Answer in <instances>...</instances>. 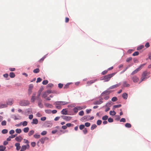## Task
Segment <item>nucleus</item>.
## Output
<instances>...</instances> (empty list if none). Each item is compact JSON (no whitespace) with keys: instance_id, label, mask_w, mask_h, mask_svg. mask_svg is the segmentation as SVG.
<instances>
[{"instance_id":"obj_1","label":"nucleus","mask_w":151,"mask_h":151,"mask_svg":"<svg viewBox=\"0 0 151 151\" xmlns=\"http://www.w3.org/2000/svg\"><path fill=\"white\" fill-rule=\"evenodd\" d=\"M115 75V73H111L104 76L101 78V80H104V81L107 82L109 81L111 78Z\"/></svg>"},{"instance_id":"obj_2","label":"nucleus","mask_w":151,"mask_h":151,"mask_svg":"<svg viewBox=\"0 0 151 151\" xmlns=\"http://www.w3.org/2000/svg\"><path fill=\"white\" fill-rule=\"evenodd\" d=\"M150 74V72L149 71H144L142 74V76L140 78L141 81H140L139 83L144 80L146 78V76L149 75Z\"/></svg>"},{"instance_id":"obj_3","label":"nucleus","mask_w":151,"mask_h":151,"mask_svg":"<svg viewBox=\"0 0 151 151\" xmlns=\"http://www.w3.org/2000/svg\"><path fill=\"white\" fill-rule=\"evenodd\" d=\"M29 101L27 100H22L20 101L19 104L22 106H25L29 105Z\"/></svg>"},{"instance_id":"obj_4","label":"nucleus","mask_w":151,"mask_h":151,"mask_svg":"<svg viewBox=\"0 0 151 151\" xmlns=\"http://www.w3.org/2000/svg\"><path fill=\"white\" fill-rule=\"evenodd\" d=\"M67 103H68L65 101H58L55 102L54 103V104L55 105H59L60 106L65 105L67 104Z\"/></svg>"},{"instance_id":"obj_5","label":"nucleus","mask_w":151,"mask_h":151,"mask_svg":"<svg viewBox=\"0 0 151 151\" xmlns=\"http://www.w3.org/2000/svg\"><path fill=\"white\" fill-rule=\"evenodd\" d=\"M103 99H101L98 101H95L93 102V104L94 105H100L103 102Z\"/></svg>"},{"instance_id":"obj_6","label":"nucleus","mask_w":151,"mask_h":151,"mask_svg":"<svg viewBox=\"0 0 151 151\" xmlns=\"http://www.w3.org/2000/svg\"><path fill=\"white\" fill-rule=\"evenodd\" d=\"M111 92V91L106 90L103 92L101 95L102 96H106L109 95Z\"/></svg>"},{"instance_id":"obj_7","label":"nucleus","mask_w":151,"mask_h":151,"mask_svg":"<svg viewBox=\"0 0 151 151\" xmlns=\"http://www.w3.org/2000/svg\"><path fill=\"white\" fill-rule=\"evenodd\" d=\"M61 117L66 121H70L72 117L69 116H62Z\"/></svg>"},{"instance_id":"obj_8","label":"nucleus","mask_w":151,"mask_h":151,"mask_svg":"<svg viewBox=\"0 0 151 151\" xmlns=\"http://www.w3.org/2000/svg\"><path fill=\"white\" fill-rule=\"evenodd\" d=\"M36 92H34L31 97V102L32 103H34L36 99Z\"/></svg>"},{"instance_id":"obj_9","label":"nucleus","mask_w":151,"mask_h":151,"mask_svg":"<svg viewBox=\"0 0 151 151\" xmlns=\"http://www.w3.org/2000/svg\"><path fill=\"white\" fill-rule=\"evenodd\" d=\"M121 85V83H119L118 84H116V85L112 86L110 87L109 88V89H113L115 88H116L120 86Z\"/></svg>"},{"instance_id":"obj_10","label":"nucleus","mask_w":151,"mask_h":151,"mask_svg":"<svg viewBox=\"0 0 151 151\" xmlns=\"http://www.w3.org/2000/svg\"><path fill=\"white\" fill-rule=\"evenodd\" d=\"M29 147V144H27L25 145H23L22 146L21 150L20 151H23L27 149H28Z\"/></svg>"},{"instance_id":"obj_11","label":"nucleus","mask_w":151,"mask_h":151,"mask_svg":"<svg viewBox=\"0 0 151 151\" xmlns=\"http://www.w3.org/2000/svg\"><path fill=\"white\" fill-rule=\"evenodd\" d=\"M97 81V79H95L94 80H91L89 81H88L87 82V85L88 86H90L91 84L95 82L96 81Z\"/></svg>"},{"instance_id":"obj_12","label":"nucleus","mask_w":151,"mask_h":151,"mask_svg":"<svg viewBox=\"0 0 151 151\" xmlns=\"http://www.w3.org/2000/svg\"><path fill=\"white\" fill-rule=\"evenodd\" d=\"M13 102V99H9L6 101L7 104L12 105Z\"/></svg>"},{"instance_id":"obj_13","label":"nucleus","mask_w":151,"mask_h":151,"mask_svg":"<svg viewBox=\"0 0 151 151\" xmlns=\"http://www.w3.org/2000/svg\"><path fill=\"white\" fill-rule=\"evenodd\" d=\"M132 80L134 82H137L139 80L138 78L136 76H134L132 78Z\"/></svg>"},{"instance_id":"obj_14","label":"nucleus","mask_w":151,"mask_h":151,"mask_svg":"<svg viewBox=\"0 0 151 151\" xmlns=\"http://www.w3.org/2000/svg\"><path fill=\"white\" fill-rule=\"evenodd\" d=\"M122 86L123 87H128L130 86V85L127 81H124L123 82Z\"/></svg>"},{"instance_id":"obj_15","label":"nucleus","mask_w":151,"mask_h":151,"mask_svg":"<svg viewBox=\"0 0 151 151\" xmlns=\"http://www.w3.org/2000/svg\"><path fill=\"white\" fill-rule=\"evenodd\" d=\"M48 138L47 137H45L41 138L40 140V142L42 144H44L45 140L48 139Z\"/></svg>"},{"instance_id":"obj_16","label":"nucleus","mask_w":151,"mask_h":151,"mask_svg":"<svg viewBox=\"0 0 151 151\" xmlns=\"http://www.w3.org/2000/svg\"><path fill=\"white\" fill-rule=\"evenodd\" d=\"M42 100L41 99H39L38 100V106H39L41 108H43V105L42 103Z\"/></svg>"},{"instance_id":"obj_17","label":"nucleus","mask_w":151,"mask_h":151,"mask_svg":"<svg viewBox=\"0 0 151 151\" xmlns=\"http://www.w3.org/2000/svg\"><path fill=\"white\" fill-rule=\"evenodd\" d=\"M45 125L46 127H51L52 126V124L50 122H48L45 123Z\"/></svg>"},{"instance_id":"obj_18","label":"nucleus","mask_w":151,"mask_h":151,"mask_svg":"<svg viewBox=\"0 0 151 151\" xmlns=\"http://www.w3.org/2000/svg\"><path fill=\"white\" fill-rule=\"evenodd\" d=\"M38 123V120L37 119L34 118L32 119V121L31 122V124H37Z\"/></svg>"},{"instance_id":"obj_19","label":"nucleus","mask_w":151,"mask_h":151,"mask_svg":"<svg viewBox=\"0 0 151 151\" xmlns=\"http://www.w3.org/2000/svg\"><path fill=\"white\" fill-rule=\"evenodd\" d=\"M22 139V138L21 136L17 137L15 138V139L17 141L19 142H21Z\"/></svg>"},{"instance_id":"obj_20","label":"nucleus","mask_w":151,"mask_h":151,"mask_svg":"<svg viewBox=\"0 0 151 151\" xmlns=\"http://www.w3.org/2000/svg\"><path fill=\"white\" fill-rule=\"evenodd\" d=\"M20 143H17L15 144V146L16 147V149L17 150H19L20 148Z\"/></svg>"},{"instance_id":"obj_21","label":"nucleus","mask_w":151,"mask_h":151,"mask_svg":"<svg viewBox=\"0 0 151 151\" xmlns=\"http://www.w3.org/2000/svg\"><path fill=\"white\" fill-rule=\"evenodd\" d=\"M61 113L63 114L67 115L68 114V112L66 109H63L61 111Z\"/></svg>"},{"instance_id":"obj_22","label":"nucleus","mask_w":151,"mask_h":151,"mask_svg":"<svg viewBox=\"0 0 151 151\" xmlns=\"http://www.w3.org/2000/svg\"><path fill=\"white\" fill-rule=\"evenodd\" d=\"M145 64H143L141 65L138 68H137L136 69V70L137 72L139 71L145 65Z\"/></svg>"},{"instance_id":"obj_23","label":"nucleus","mask_w":151,"mask_h":151,"mask_svg":"<svg viewBox=\"0 0 151 151\" xmlns=\"http://www.w3.org/2000/svg\"><path fill=\"white\" fill-rule=\"evenodd\" d=\"M48 93H47L46 91L43 93L42 94V96L43 98L45 99L47 97V96L48 95Z\"/></svg>"},{"instance_id":"obj_24","label":"nucleus","mask_w":151,"mask_h":151,"mask_svg":"<svg viewBox=\"0 0 151 151\" xmlns=\"http://www.w3.org/2000/svg\"><path fill=\"white\" fill-rule=\"evenodd\" d=\"M122 97L124 99H126L128 97V94L126 93H124L122 94Z\"/></svg>"},{"instance_id":"obj_25","label":"nucleus","mask_w":151,"mask_h":151,"mask_svg":"<svg viewBox=\"0 0 151 151\" xmlns=\"http://www.w3.org/2000/svg\"><path fill=\"white\" fill-rule=\"evenodd\" d=\"M9 76L11 78H14L15 76V74L14 73L11 72L10 73Z\"/></svg>"},{"instance_id":"obj_26","label":"nucleus","mask_w":151,"mask_h":151,"mask_svg":"<svg viewBox=\"0 0 151 151\" xmlns=\"http://www.w3.org/2000/svg\"><path fill=\"white\" fill-rule=\"evenodd\" d=\"M6 147L3 145L0 146V151H4L5 150Z\"/></svg>"},{"instance_id":"obj_27","label":"nucleus","mask_w":151,"mask_h":151,"mask_svg":"<svg viewBox=\"0 0 151 151\" xmlns=\"http://www.w3.org/2000/svg\"><path fill=\"white\" fill-rule=\"evenodd\" d=\"M97 127V125L96 124H92L91 126V130H93L94 129L96 128Z\"/></svg>"},{"instance_id":"obj_28","label":"nucleus","mask_w":151,"mask_h":151,"mask_svg":"<svg viewBox=\"0 0 151 151\" xmlns=\"http://www.w3.org/2000/svg\"><path fill=\"white\" fill-rule=\"evenodd\" d=\"M109 114L110 115L114 116L116 114V112L114 111H111L109 112Z\"/></svg>"},{"instance_id":"obj_29","label":"nucleus","mask_w":151,"mask_h":151,"mask_svg":"<svg viewBox=\"0 0 151 151\" xmlns=\"http://www.w3.org/2000/svg\"><path fill=\"white\" fill-rule=\"evenodd\" d=\"M7 104H2L0 105V108H3L7 107Z\"/></svg>"},{"instance_id":"obj_30","label":"nucleus","mask_w":151,"mask_h":151,"mask_svg":"<svg viewBox=\"0 0 151 151\" xmlns=\"http://www.w3.org/2000/svg\"><path fill=\"white\" fill-rule=\"evenodd\" d=\"M29 130V128L28 127H26L24 128L23 129V131L25 133L27 132Z\"/></svg>"},{"instance_id":"obj_31","label":"nucleus","mask_w":151,"mask_h":151,"mask_svg":"<svg viewBox=\"0 0 151 151\" xmlns=\"http://www.w3.org/2000/svg\"><path fill=\"white\" fill-rule=\"evenodd\" d=\"M125 126V127L127 128H130L132 126L131 124L129 123H126Z\"/></svg>"},{"instance_id":"obj_32","label":"nucleus","mask_w":151,"mask_h":151,"mask_svg":"<svg viewBox=\"0 0 151 151\" xmlns=\"http://www.w3.org/2000/svg\"><path fill=\"white\" fill-rule=\"evenodd\" d=\"M40 135L39 134H35L34 135V137L36 139L39 138L40 137Z\"/></svg>"},{"instance_id":"obj_33","label":"nucleus","mask_w":151,"mask_h":151,"mask_svg":"<svg viewBox=\"0 0 151 151\" xmlns=\"http://www.w3.org/2000/svg\"><path fill=\"white\" fill-rule=\"evenodd\" d=\"M108 116L106 115H105L102 117V119L103 120H106L108 119Z\"/></svg>"},{"instance_id":"obj_34","label":"nucleus","mask_w":151,"mask_h":151,"mask_svg":"<svg viewBox=\"0 0 151 151\" xmlns=\"http://www.w3.org/2000/svg\"><path fill=\"white\" fill-rule=\"evenodd\" d=\"M16 132L17 133L20 134L22 132V130L20 129H17L15 130Z\"/></svg>"},{"instance_id":"obj_35","label":"nucleus","mask_w":151,"mask_h":151,"mask_svg":"<svg viewBox=\"0 0 151 151\" xmlns=\"http://www.w3.org/2000/svg\"><path fill=\"white\" fill-rule=\"evenodd\" d=\"M34 133V131L33 130H32L30 131L29 133H28V135L29 136H30L32 135Z\"/></svg>"},{"instance_id":"obj_36","label":"nucleus","mask_w":151,"mask_h":151,"mask_svg":"<svg viewBox=\"0 0 151 151\" xmlns=\"http://www.w3.org/2000/svg\"><path fill=\"white\" fill-rule=\"evenodd\" d=\"M39 71L40 70L39 68H36L33 70V72L35 73H38Z\"/></svg>"},{"instance_id":"obj_37","label":"nucleus","mask_w":151,"mask_h":151,"mask_svg":"<svg viewBox=\"0 0 151 151\" xmlns=\"http://www.w3.org/2000/svg\"><path fill=\"white\" fill-rule=\"evenodd\" d=\"M79 129L81 130L85 128V126L83 124H81L79 126Z\"/></svg>"},{"instance_id":"obj_38","label":"nucleus","mask_w":151,"mask_h":151,"mask_svg":"<svg viewBox=\"0 0 151 151\" xmlns=\"http://www.w3.org/2000/svg\"><path fill=\"white\" fill-rule=\"evenodd\" d=\"M22 122V123H21V124H22L23 126H25L27 125V122L26 121H24V122Z\"/></svg>"},{"instance_id":"obj_39","label":"nucleus","mask_w":151,"mask_h":151,"mask_svg":"<svg viewBox=\"0 0 151 151\" xmlns=\"http://www.w3.org/2000/svg\"><path fill=\"white\" fill-rule=\"evenodd\" d=\"M102 123V121L101 120H98L97 122V124L98 125H101Z\"/></svg>"},{"instance_id":"obj_40","label":"nucleus","mask_w":151,"mask_h":151,"mask_svg":"<svg viewBox=\"0 0 151 151\" xmlns=\"http://www.w3.org/2000/svg\"><path fill=\"white\" fill-rule=\"evenodd\" d=\"M1 132L3 134H5L8 132V130L6 129H4L2 130Z\"/></svg>"},{"instance_id":"obj_41","label":"nucleus","mask_w":151,"mask_h":151,"mask_svg":"<svg viewBox=\"0 0 151 151\" xmlns=\"http://www.w3.org/2000/svg\"><path fill=\"white\" fill-rule=\"evenodd\" d=\"M144 47V46L143 45H140L137 47V50H139L142 49Z\"/></svg>"},{"instance_id":"obj_42","label":"nucleus","mask_w":151,"mask_h":151,"mask_svg":"<svg viewBox=\"0 0 151 151\" xmlns=\"http://www.w3.org/2000/svg\"><path fill=\"white\" fill-rule=\"evenodd\" d=\"M117 100V99L116 97H114L111 99V101H116Z\"/></svg>"},{"instance_id":"obj_43","label":"nucleus","mask_w":151,"mask_h":151,"mask_svg":"<svg viewBox=\"0 0 151 151\" xmlns=\"http://www.w3.org/2000/svg\"><path fill=\"white\" fill-rule=\"evenodd\" d=\"M48 83V81L47 80H44L42 81V83L43 85H46Z\"/></svg>"},{"instance_id":"obj_44","label":"nucleus","mask_w":151,"mask_h":151,"mask_svg":"<svg viewBox=\"0 0 151 151\" xmlns=\"http://www.w3.org/2000/svg\"><path fill=\"white\" fill-rule=\"evenodd\" d=\"M90 123L88 122H86L85 123L84 126L86 127H89L90 125Z\"/></svg>"},{"instance_id":"obj_45","label":"nucleus","mask_w":151,"mask_h":151,"mask_svg":"<svg viewBox=\"0 0 151 151\" xmlns=\"http://www.w3.org/2000/svg\"><path fill=\"white\" fill-rule=\"evenodd\" d=\"M139 54V52L138 51H136L134 52L133 54L132 55L133 56H135L138 55Z\"/></svg>"},{"instance_id":"obj_46","label":"nucleus","mask_w":151,"mask_h":151,"mask_svg":"<svg viewBox=\"0 0 151 151\" xmlns=\"http://www.w3.org/2000/svg\"><path fill=\"white\" fill-rule=\"evenodd\" d=\"M46 57L45 56L43 57L39 60V62L40 63H42L44 59Z\"/></svg>"},{"instance_id":"obj_47","label":"nucleus","mask_w":151,"mask_h":151,"mask_svg":"<svg viewBox=\"0 0 151 151\" xmlns=\"http://www.w3.org/2000/svg\"><path fill=\"white\" fill-rule=\"evenodd\" d=\"M32 89H31V88H28V94H29V95H30L32 93Z\"/></svg>"},{"instance_id":"obj_48","label":"nucleus","mask_w":151,"mask_h":151,"mask_svg":"<svg viewBox=\"0 0 151 151\" xmlns=\"http://www.w3.org/2000/svg\"><path fill=\"white\" fill-rule=\"evenodd\" d=\"M78 114L79 115L81 116H82L84 114V111H80L79 113Z\"/></svg>"},{"instance_id":"obj_49","label":"nucleus","mask_w":151,"mask_h":151,"mask_svg":"<svg viewBox=\"0 0 151 151\" xmlns=\"http://www.w3.org/2000/svg\"><path fill=\"white\" fill-rule=\"evenodd\" d=\"M6 121L5 120L3 121L2 122L1 124L2 126L6 125Z\"/></svg>"},{"instance_id":"obj_50","label":"nucleus","mask_w":151,"mask_h":151,"mask_svg":"<svg viewBox=\"0 0 151 151\" xmlns=\"http://www.w3.org/2000/svg\"><path fill=\"white\" fill-rule=\"evenodd\" d=\"M83 133L85 134H86L88 132L87 129L86 128H85L83 130Z\"/></svg>"},{"instance_id":"obj_51","label":"nucleus","mask_w":151,"mask_h":151,"mask_svg":"<svg viewBox=\"0 0 151 151\" xmlns=\"http://www.w3.org/2000/svg\"><path fill=\"white\" fill-rule=\"evenodd\" d=\"M108 121L109 122H112L113 121V119L112 118L110 117L108 119Z\"/></svg>"},{"instance_id":"obj_52","label":"nucleus","mask_w":151,"mask_h":151,"mask_svg":"<svg viewBox=\"0 0 151 151\" xmlns=\"http://www.w3.org/2000/svg\"><path fill=\"white\" fill-rule=\"evenodd\" d=\"M41 93V91L39 90L38 92V94L37 96V98L38 99V100H39L40 99H39V97L40 96Z\"/></svg>"},{"instance_id":"obj_53","label":"nucleus","mask_w":151,"mask_h":151,"mask_svg":"<svg viewBox=\"0 0 151 151\" xmlns=\"http://www.w3.org/2000/svg\"><path fill=\"white\" fill-rule=\"evenodd\" d=\"M47 133V131H44L41 133V135H46Z\"/></svg>"},{"instance_id":"obj_54","label":"nucleus","mask_w":151,"mask_h":151,"mask_svg":"<svg viewBox=\"0 0 151 151\" xmlns=\"http://www.w3.org/2000/svg\"><path fill=\"white\" fill-rule=\"evenodd\" d=\"M45 105L49 108H52V105L49 104H45Z\"/></svg>"},{"instance_id":"obj_55","label":"nucleus","mask_w":151,"mask_h":151,"mask_svg":"<svg viewBox=\"0 0 151 151\" xmlns=\"http://www.w3.org/2000/svg\"><path fill=\"white\" fill-rule=\"evenodd\" d=\"M121 106V104H118L116 105H114L113 106L114 108H119Z\"/></svg>"},{"instance_id":"obj_56","label":"nucleus","mask_w":151,"mask_h":151,"mask_svg":"<svg viewBox=\"0 0 151 151\" xmlns=\"http://www.w3.org/2000/svg\"><path fill=\"white\" fill-rule=\"evenodd\" d=\"M88 118L87 116H84L82 118V121H84L85 120H86Z\"/></svg>"},{"instance_id":"obj_57","label":"nucleus","mask_w":151,"mask_h":151,"mask_svg":"<svg viewBox=\"0 0 151 151\" xmlns=\"http://www.w3.org/2000/svg\"><path fill=\"white\" fill-rule=\"evenodd\" d=\"M63 86V84L62 83H59L58 84V87L59 88H62Z\"/></svg>"},{"instance_id":"obj_58","label":"nucleus","mask_w":151,"mask_h":151,"mask_svg":"<svg viewBox=\"0 0 151 151\" xmlns=\"http://www.w3.org/2000/svg\"><path fill=\"white\" fill-rule=\"evenodd\" d=\"M70 84H69V83H68L67 84H66L64 87V89H65V88H68V87H69V85Z\"/></svg>"},{"instance_id":"obj_59","label":"nucleus","mask_w":151,"mask_h":151,"mask_svg":"<svg viewBox=\"0 0 151 151\" xmlns=\"http://www.w3.org/2000/svg\"><path fill=\"white\" fill-rule=\"evenodd\" d=\"M42 80V79L41 78H38L37 79L36 82L37 83L40 82Z\"/></svg>"},{"instance_id":"obj_60","label":"nucleus","mask_w":151,"mask_h":151,"mask_svg":"<svg viewBox=\"0 0 151 151\" xmlns=\"http://www.w3.org/2000/svg\"><path fill=\"white\" fill-rule=\"evenodd\" d=\"M116 118L115 119L116 120H119L120 119V117L119 116H117L116 115L115 116Z\"/></svg>"},{"instance_id":"obj_61","label":"nucleus","mask_w":151,"mask_h":151,"mask_svg":"<svg viewBox=\"0 0 151 151\" xmlns=\"http://www.w3.org/2000/svg\"><path fill=\"white\" fill-rule=\"evenodd\" d=\"M36 145V143L35 142H32L31 143V145L33 147H34Z\"/></svg>"},{"instance_id":"obj_62","label":"nucleus","mask_w":151,"mask_h":151,"mask_svg":"<svg viewBox=\"0 0 151 151\" xmlns=\"http://www.w3.org/2000/svg\"><path fill=\"white\" fill-rule=\"evenodd\" d=\"M120 122H126V119L125 118H122L120 119Z\"/></svg>"},{"instance_id":"obj_63","label":"nucleus","mask_w":151,"mask_h":151,"mask_svg":"<svg viewBox=\"0 0 151 151\" xmlns=\"http://www.w3.org/2000/svg\"><path fill=\"white\" fill-rule=\"evenodd\" d=\"M104 99L105 100H108L109 98V95L106 96H103Z\"/></svg>"},{"instance_id":"obj_64","label":"nucleus","mask_w":151,"mask_h":151,"mask_svg":"<svg viewBox=\"0 0 151 151\" xmlns=\"http://www.w3.org/2000/svg\"><path fill=\"white\" fill-rule=\"evenodd\" d=\"M132 60V58L131 57H129L126 59V61L127 62H129L130 61Z\"/></svg>"}]
</instances>
